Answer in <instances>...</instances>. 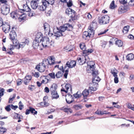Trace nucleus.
Segmentation results:
<instances>
[{
	"instance_id": "64",
	"label": "nucleus",
	"mask_w": 134,
	"mask_h": 134,
	"mask_svg": "<svg viewBox=\"0 0 134 134\" xmlns=\"http://www.w3.org/2000/svg\"><path fill=\"white\" fill-rule=\"evenodd\" d=\"M44 91L46 93H48L49 92V90L48 88L47 87H46L44 90Z\"/></svg>"
},
{
	"instance_id": "9",
	"label": "nucleus",
	"mask_w": 134,
	"mask_h": 134,
	"mask_svg": "<svg viewBox=\"0 0 134 134\" xmlns=\"http://www.w3.org/2000/svg\"><path fill=\"white\" fill-rule=\"evenodd\" d=\"M76 64V62L75 61L71 60L70 62H67L66 64V65L68 67V68H72L74 67Z\"/></svg>"
},
{
	"instance_id": "7",
	"label": "nucleus",
	"mask_w": 134,
	"mask_h": 134,
	"mask_svg": "<svg viewBox=\"0 0 134 134\" xmlns=\"http://www.w3.org/2000/svg\"><path fill=\"white\" fill-rule=\"evenodd\" d=\"M53 31L55 34L54 36L56 37L63 36L62 32L60 31L59 28L57 27H55V28H54L53 29Z\"/></svg>"
},
{
	"instance_id": "30",
	"label": "nucleus",
	"mask_w": 134,
	"mask_h": 134,
	"mask_svg": "<svg viewBox=\"0 0 134 134\" xmlns=\"http://www.w3.org/2000/svg\"><path fill=\"white\" fill-rule=\"evenodd\" d=\"M93 52V50L91 49H88L87 50H86L83 51V53L84 54V56H86L88 55L89 53H91Z\"/></svg>"
},
{
	"instance_id": "41",
	"label": "nucleus",
	"mask_w": 134,
	"mask_h": 134,
	"mask_svg": "<svg viewBox=\"0 0 134 134\" xmlns=\"http://www.w3.org/2000/svg\"><path fill=\"white\" fill-rule=\"evenodd\" d=\"M129 26H125L122 31L123 33L124 34L127 33L129 31Z\"/></svg>"
},
{
	"instance_id": "62",
	"label": "nucleus",
	"mask_w": 134,
	"mask_h": 134,
	"mask_svg": "<svg viewBox=\"0 0 134 134\" xmlns=\"http://www.w3.org/2000/svg\"><path fill=\"white\" fill-rule=\"evenodd\" d=\"M45 33L46 35H48L49 36H51L53 35V34L50 32V30L48 32H46Z\"/></svg>"
},
{
	"instance_id": "43",
	"label": "nucleus",
	"mask_w": 134,
	"mask_h": 134,
	"mask_svg": "<svg viewBox=\"0 0 134 134\" xmlns=\"http://www.w3.org/2000/svg\"><path fill=\"white\" fill-rule=\"evenodd\" d=\"M97 89V88L96 87H89L88 90L90 91V92L92 93L93 92V91H96Z\"/></svg>"
},
{
	"instance_id": "19",
	"label": "nucleus",
	"mask_w": 134,
	"mask_h": 134,
	"mask_svg": "<svg viewBox=\"0 0 134 134\" xmlns=\"http://www.w3.org/2000/svg\"><path fill=\"white\" fill-rule=\"evenodd\" d=\"M72 96L71 94H68L66 96V100L67 103L70 104L73 101L72 100Z\"/></svg>"
},
{
	"instance_id": "51",
	"label": "nucleus",
	"mask_w": 134,
	"mask_h": 134,
	"mask_svg": "<svg viewBox=\"0 0 134 134\" xmlns=\"http://www.w3.org/2000/svg\"><path fill=\"white\" fill-rule=\"evenodd\" d=\"M54 2V0H48V1H46V4L53 5Z\"/></svg>"
},
{
	"instance_id": "14",
	"label": "nucleus",
	"mask_w": 134,
	"mask_h": 134,
	"mask_svg": "<svg viewBox=\"0 0 134 134\" xmlns=\"http://www.w3.org/2000/svg\"><path fill=\"white\" fill-rule=\"evenodd\" d=\"M21 13L19 12H13L10 13V16L13 19H16L18 18L19 16L20 15V14Z\"/></svg>"
},
{
	"instance_id": "10",
	"label": "nucleus",
	"mask_w": 134,
	"mask_h": 134,
	"mask_svg": "<svg viewBox=\"0 0 134 134\" xmlns=\"http://www.w3.org/2000/svg\"><path fill=\"white\" fill-rule=\"evenodd\" d=\"M3 30L5 33L8 32L10 30V26L8 23H5L2 26Z\"/></svg>"
},
{
	"instance_id": "63",
	"label": "nucleus",
	"mask_w": 134,
	"mask_h": 134,
	"mask_svg": "<svg viewBox=\"0 0 134 134\" xmlns=\"http://www.w3.org/2000/svg\"><path fill=\"white\" fill-rule=\"evenodd\" d=\"M30 110V111L32 114H36L37 113V111H36L35 109H29Z\"/></svg>"
},
{
	"instance_id": "54",
	"label": "nucleus",
	"mask_w": 134,
	"mask_h": 134,
	"mask_svg": "<svg viewBox=\"0 0 134 134\" xmlns=\"http://www.w3.org/2000/svg\"><path fill=\"white\" fill-rule=\"evenodd\" d=\"M49 75L52 78L54 79L55 78V75L54 72H52L49 74Z\"/></svg>"
},
{
	"instance_id": "52",
	"label": "nucleus",
	"mask_w": 134,
	"mask_h": 134,
	"mask_svg": "<svg viewBox=\"0 0 134 134\" xmlns=\"http://www.w3.org/2000/svg\"><path fill=\"white\" fill-rule=\"evenodd\" d=\"M28 88L31 91H33L35 89V87L34 85H30L29 86Z\"/></svg>"
},
{
	"instance_id": "33",
	"label": "nucleus",
	"mask_w": 134,
	"mask_h": 134,
	"mask_svg": "<svg viewBox=\"0 0 134 134\" xmlns=\"http://www.w3.org/2000/svg\"><path fill=\"white\" fill-rule=\"evenodd\" d=\"M18 108V106L17 105L14 106L13 104L9 105L7 106L5 109H16Z\"/></svg>"
},
{
	"instance_id": "23",
	"label": "nucleus",
	"mask_w": 134,
	"mask_h": 134,
	"mask_svg": "<svg viewBox=\"0 0 134 134\" xmlns=\"http://www.w3.org/2000/svg\"><path fill=\"white\" fill-rule=\"evenodd\" d=\"M9 35L10 38L11 40L15 39V37L16 36L15 32L13 30L11 31Z\"/></svg>"
},
{
	"instance_id": "27",
	"label": "nucleus",
	"mask_w": 134,
	"mask_h": 134,
	"mask_svg": "<svg viewBox=\"0 0 134 134\" xmlns=\"http://www.w3.org/2000/svg\"><path fill=\"white\" fill-rule=\"evenodd\" d=\"M90 92V91H89V90L85 89L82 92V95H83L84 98H86Z\"/></svg>"
},
{
	"instance_id": "8",
	"label": "nucleus",
	"mask_w": 134,
	"mask_h": 134,
	"mask_svg": "<svg viewBox=\"0 0 134 134\" xmlns=\"http://www.w3.org/2000/svg\"><path fill=\"white\" fill-rule=\"evenodd\" d=\"M29 43V41L27 39H26L24 42H20V43H19L18 45H17V47L16 49H19L20 48H23L24 47L26 44L28 45Z\"/></svg>"
},
{
	"instance_id": "18",
	"label": "nucleus",
	"mask_w": 134,
	"mask_h": 134,
	"mask_svg": "<svg viewBox=\"0 0 134 134\" xmlns=\"http://www.w3.org/2000/svg\"><path fill=\"white\" fill-rule=\"evenodd\" d=\"M32 79L31 75H28L26 76L24 79V82L25 84L27 85L29 83Z\"/></svg>"
},
{
	"instance_id": "38",
	"label": "nucleus",
	"mask_w": 134,
	"mask_h": 134,
	"mask_svg": "<svg viewBox=\"0 0 134 134\" xmlns=\"http://www.w3.org/2000/svg\"><path fill=\"white\" fill-rule=\"evenodd\" d=\"M67 68V67L66 66H65L64 67V69L63 70V71H64V70L65 71V74L64 75V77L66 79L67 78L69 69V68L66 69Z\"/></svg>"
},
{
	"instance_id": "12",
	"label": "nucleus",
	"mask_w": 134,
	"mask_h": 134,
	"mask_svg": "<svg viewBox=\"0 0 134 134\" xmlns=\"http://www.w3.org/2000/svg\"><path fill=\"white\" fill-rule=\"evenodd\" d=\"M42 4L39 7L38 9L41 11H43L47 7L46 1L44 0L42 1Z\"/></svg>"
},
{
	"instance_id": "40",
	"label": "nucleus",
	"mask_w": 134,
	"mask_h": 134,
	"mask_svg": "<svg viewBox=\"0 0 134 134\" xmlns=\"http://www.w3.org/2000/svg\"><path fill=\"white\" fill-rule=\"evenodd\" d=\"M63 73L61 71H58L56 74L55 76L57 78L61 77L62 76Z\"/></svg>"
},
{
	"instance_id": "29",
	"label": "nucleus",
	"mask_w": 134,
	"mask_h": 134,
	"mask_svg": "<svg viewBox=\"0 0 134 134\" xmlns=\"http://www.w3.org/2000/svg\"><path fill=\"white\" fill-rule=\"evenodd\" d=\"M44 27L45 31V33L46 32H48L50 30V26L47 23H45L44 24Z\"/></svg>"
},
{
	"instance_id": "58",
	"label": "nucleus",
	"mask_w": 134,
	"mask_h": 134,
	"mask_svg": "<svg viewBox=\"0 0 134 134\" xmlns=\"http://www.w3.org/2000/svg\"><path fill=\"white\" fill-rule=\"evenodd\" d=\"M14 118L15 119H20V115L18 114L15 113L14 116Z\"/></svg>"
},
{
	"instance_id": "15",
	"label": "nucleus",
	"mask_w": 134,
	"mask_h": 134,
	"mask_svg": "<svg viewBox=\"0 0 134 134\" xmlns=\"http://www.w3.org/2000/svg\"><path fill=\"white\" fill-rule=\"evenodd\" d=\"M77 60H78V63L80 65H82L86 62V58L85 56L82 58H77Z\"/></svg>"
},
{
	"instance_id": "49",
	"label": "nucleus",
	"mask_w": 134,
	"mask_h": 134,
	"mask_svg": "<svg viewBox=\"0 0 134 134\" xmlns=\"http://www.w3.org/2000/svg\"><path fill=\"white\" fill-rule=\"evenodd\" d=\"M73 107L75 109H80L83 108V106L80 105H74Z\"/></svg>"
},
{
	"instance_id": "26",
	"label": "nucleus",
	"mask_w": 134,
	"mask_h": 134,
	"mask_svg": "<svg viewBox=\"0 0 134 134\" xmlns=\"http://www.w3.org/2000/svg\"><path fill=\"white\" fill-rule=\"evenodd\" d=\"M127 9L123 6L120 7L118 9V12L119 14H121L126 12Z\"/></svg>"
},
{
	"instance_id": "16",
	"label": "nucleus",
	"mask_w": 134,
	"mask_h": 134,
	"mask_svg": "<svg viewBox=\"0 0 134 134\" xmlns=\"http://www.w3.org/2000/svg\"><path fill=\"white\" fill-rule=\"evenodd\" d=\"M100 79L98 76H93L92 80L93 83L94 85H97L98 83L100 81Z\"/></svg>"
},
{
	"instance_id": "56",
	"label": "nucleus",
	"mask_w": 134,
	"mask_h": 134,
	"mask_svg": "<svg viewBox=\"0 0 134 134\" xmlns=\"http://www.w3.org/2000/svg\"><path fill=\"white\" fill-rule=\"evenodd\" d=\"M120 3L123 4H126L127 3V0H119Z\"/></svg>"
},
{
	"instance_id": "32",
	"label": "nucleus",
	"mask_w": 134,
	"mask_h": 134,
	"mask_svg": "<svg viewBox=\"0 0 134 134\" xmlns=\"http://www.w3.org/2000/svg\"><path fill=\"white\" fill-rule=\"evenodd\" d=\"M88 28L89 29L88 31L89 33H90V35H91L93 36L94 34V32L93 27L90 25L88 27Z\"/></svg>"
},
{
	"instance_id": "59",
	"label": "nucleus",
	"mask_w": 134,
	"mask_h": 134,
	"mask_svg": "<svg viewBox=\"0 0 134 134\" xmlns=\"http://www.w3.org/2000/svg\"><path fill=\"white\" fill-rule=\"evenodd\" d=\"M21 80L20 79H18L17 80L16 82L17 85H20L21 84Z\"/></svg>"
},
{
	"instance_id": "55",
	"label": "nucleus",
	"mask_w": 134,
	"mask_h": 134,
	"mask_svg": "<svg viewBox=\"0 0 134 134\" xmlns=\"http://www.w3.org/2000/svg\"><path fill=\"white\" fill-rule=\"evenodd\" d=\"M19 109H22L24 108V105L21 101H20L19 103Z\"/></svg>"
},
{
	"instance_id": "21",
	"label": "nucleus",
	"mask_w": 134,
	"mask_h": 134,
	"mask_svg": "<svg viewBox=\"0 0 134 134\" xmlns=\"http://www.w3.org/2000/svg\"><path fill=\"white\" fill-rule=\"evenodd\" d=\"M58 86L57 84L55 83L53 84L51 86L50 88V92H53L55 91H57L56 90L57 89Z\"/></svg>"
},
{
	"instance_id": "4",
	"label": "nucleus",
	"mask_w": 134,
	"mask_h": 134,
	"mask_svg": "<svg viewBox=\"0 0 134 134\" xmlns=\"http://www.w3.org/2000/svg\"><path fill=\"white\" fill-rule=\"evenodd\" d=\"M1 13L4 15H7L9 13L10 7L7 4H4L1 7Z\"/></svg>"
},
{
	"instance_id": "2",
	"label": "nucleus",
	"mask_w": 134,
	"mask_h": 134,
	"mask_svg": "<svg viewBox=\"0 0 134 134\" xmlns=\"http://www.w3.org/2000/svg\"><path fill=\"white\" fill-rule=\"evenodd\" d=\"M42 42L41 43L43 47H49L52 45V42L51 41L50 42L49 38L48 37H42V39L40 40V42Z\"/></svg>"
},
{
	"instance_id": "6",
	"label": "nucleus",
	"mask_w": 134,
	"mask_h": 134,
	"mask_svg": "<svg viewBox=\"0 0 134 134\" xmlns=\"http://www.w3.org/2000/svg\"><path fill=\"white\" fill-rule=\"evenodd\" d=\"M54 59L53 57H49L47 59H44L43 62L46 63V64L47 65H52L55 63Z\"/></svg>"
},
{
	"instance_id": "42",
	"label": "nucleus",
	"mask_w": 134,
	"mask_h": 134,
	"mask_svg": "<svg viewBox=\"0 0 134 134\" xmlns=\"http://www.w3.org/2000/svg\"><path fill=\"white\" fill-rule=\"evenodd\" d=\"M116 7V6L115 4L114 1H113L110 5V8L112 9H113Z\"/></svg>"
},
{
	"instance_id": "46",
	"label": "nucleus",
	"mask_w": 134,
	"mask_h": 134,
	"mask_svg": "<svg viewBox=\"0 0 134 134\" xmlns=\"http://www.w3.org/2000/svg\"><path fill=\"white\" fill-rule=\"evenodd\" d=\"M65 25L67 26V30L68 31H70L71 30L72 28V26L69 24H65Z\"/></svg>"
},
{
	"instance_id": "47",
	"label": "nucleus",
	"mask_w": 134,
	"mask_h": 134,
	"mask_svg": "<svg viewBox=\"0 0 134 134\" xmlns=\"http://www.w3.org/2000/svg\"><path fill=\"white\" fill-rule=\"evenodd\" d=\"M7 131V129L5 128L0 127V134H2L5 132Z\"/></svg>"
},
{
	"instance_id": "48",
	"label": "nucleus",
	"mask_w": 134,
	"mask_h": 134,
	"mask_svg": "<svg viewBox=\"0 0 134 134\" xmlns=\"http://www.w3.org/2000/svg\"><path fill=\"white\" fill-rule=\"evenodd\" d=\"M96 113L98 114V115H101L103 114H106L107 113L105 111L102 112V111L99 110H98L96 112Z\"/></svg>"
},
{
	"instance_id": "57",
	"label": "nucleus",
	"mask_w": 134,
	"mask_h": 134,
	"mask_svg": "<svg viewBox=\"0 0 134 134\" xmlns=\"http://www.w3.org/2000/svg\"><path fill=\"white\" fill-rule=\"evenodd\" d=\"M67 3V4L68 6L69 7H70L72 5V3L71 1V0H69V1L68 2H66Z\"/></svg>"
},
{
	"instance_id": "5",
	"label": "nucleus",
	"mask_w": 134,
	"mask_h": 134,
	"mask_svg": "<svg viewBox=\"0 0 134 134\" xmlns=\"http://www.w3.org/2000/svg\"><path fill=\"white\" fill-rule=\"evenodd\" d=\"M46 63L43 62V60L41 63H40L38 65L36 66V69L40 72H42L44 71L45 69L46 66Z\"/></svg>"
},
{
	"instance_id": "24",
	"label": "nucleus",
	"mask_w": 134,
	"mask_h": 134,
	"mask_svg": "<svg viewBox=\"0 0 134 134\" xmlns=\"http://www.w3.org/2000/svg\"><path fill=\"white\" fill-rule=\"evenodd\" d=\"M52 98L53 99H57L59 97L57 91H55L51 92Z\"/></svg>"
},
{
	"instance_id": "34",
	"label": "nucleus",
	"mask_w": 134,
	"mask_h": 134,
	"mask_svg": "<svg viewBox=\"0 0 134 134\" xmlns=\"http://www.w3.org/2000/svg\"><path fill=\"white\" fill-rule=\"evenodd\" d=\"M127 59L128 60H131L134 58V55L132 53L128 54L127 56Z\"/></svg>"
},
{
	"instance_id": "35",
	"label": "nucleus",
	"mask_w": 134,
	"mask_h": 134,
	"mask_svg": "<svg viewBox=\"0 0 134 134\" xmlns=\"http://www.w3.org/2000/svg\"><path fill=\"white\" fill-rule=\"evenodd\" d=\"M65 25V24L63 26H60V32H64L66 30H67V26Z\"/></svg>"
},
{
	"instance_id": "53",
	"label": "nucleus",
	"mask_w": 134,
	"mask_h": 134,
	"mask_svg": "<svg viewBox=\"0 0 134 134\" xmlns=\"http://www.w3.org/2000/svg\"><path fill=\"white\" fill-rule=\"evenodd\" d=\"M129 5L132 6L134 5V0H130L128 3Z\"/></svg>"
},
{
	"instance_id": "17",
	"label": "nucleus",
	"mask_w": 134,
	"mask_h": 134,
	"mask_svg": "<svg viewBox=\"0 0 134 134\" xmlns=\"http://www.w3.org/2000/svg\"><path fill=\"white\" fill-rule=\"evenodd\" d=\"M65 87L66 89V90H65L63 89H61V92L63 91L65 92L66 93H67L68 91V90L70 89V91H71L72 90V88L71 85L69 84H67L65 85Z\"/></svg>"
},
{
	"instance_id": "45",
	"label": "nucleus",
	"mask_w": 134,
	"mask_h": 134,
	"mask_svg": "<svg viewBox=\"0 0 134 134\" xmlns=\"http://www.w3.org/2000/svg\"><path fill=\"white\" fill-rule=\"evenodd\" d=\"M80 46L81 49L83 51L86 50V46L84 43H83L81 44H80Z\"/></svg>"
},
{
	"instance_id": "39",
	"label": "nucleus",
	"mask_w": 134,
	"mask_h": 134,
	"mask_svg": "<svg viewBox=\"0 0 134 134\" xmlns=\"http://www.w3.org/2000/svg\"><path fill=\"white\" fill-rule=\"evenodd\" d=\"M13 42V43L14 46V47H15L16 49L17 48V46H16L17 45L19 44V42L17 39L15 38L14 39L11 40Z\"/></svg>"
},
{
	"instance_id": "36",
	"label": "nucleus",
	"mask_w": 134,
	"mask_h": 134,
	"mask_svg": "<svg viewBox=\"0 0 134 134\" xmlns=\"http://www.w3.org/2000/svg\"><path fill=\"white\" fill-rule=\"evenodd\" d=\"M115 44L119 47H121L123 45L122 42L120 40H116L115 41Z\"/></svg>"
},
{
	"instance_id": "13",
	"label": "nucleus",
	"mask_w": 134,
	"mask_h": 134,
	"mask_svg": "<svg viewBox=\"0 0 134 134\" xmlns=\"http://www.w3.org/2000/svg\"><path fill=\"white\" fill-rule=\"evenodd\" d=\"M90 33L88 31H85L84 32L82 35L83 38L85 40L89 39L90 37H93L91 35H90Z\"/></svg>"
},
{
	"instance_id": "61",
	"label": "nucleus",
	"mask_w": 134,
	"mask_h": 134,
	"mask_svg": "<svg viewBox=\"0 0 134 134\" xmlns=\"http://www.w3.org/2000/svg\"><path fill=\"white\" fill-rule=\"evenodd\" d=\"M4 89L2 88L0 90V96L1 97L3 95V93L4 91Z\"/></svg>"
},
{
	"instance_id": "20",
	"label": "nucleus",
	"mask_w": 134,
	"mask_h": 134,
	"mask_svg": "<svg viewBox=\"0 0 134 134\" xmlns=\"http://www.w3.org/2000/svg\"><path fill=\"white\" fill-rule=\"evenodd\" d=\"M37 2L33 1H31V2L30 4L32 8L35 9L38 7V5Z\"/></svg>"
},
{
	"instance_id": "1",
	"label": "nucleus",
	"mask_w": 134,
	"mask_h": 134,
	"mask_svg": "<svg viewBox=\"0 0 134 134\" xmlns=\"http://www.w3.org/2000/svg\"><path fill=\"white\" fill-rule=\"evenodd\" d=\"M65 13L70 18L69 21L71 22L72 21H74L76 19L75 16L76 13L74 10L69 8L66 9Z\"/></svg>"
},
{
	"instance_id": "37",
	"label": "nucleus",
	"mask_w": 134,
	"mask_h": 134,
	"mask_svg": "<svg viewBox=\"0 0 134 134\" xmlns=\"http://www.w3.org/2000/svg\"><path fill=\"white\" fill-rule=\"evenodd\" d=\"M23 10L24 11L26 12H30L31 10L30 8L27 5H24L23 7Z\"/></svg>"
},
{
	"instance_id": "11",
	"label": "nucleus",
	"mask_w": 134,
	"mask_h": 134,
	"mask_svg": "<svg viewBox=\"0 0 134 134\" xmlns=\"http://www.w3.org/2000/svg\"><path fill=\"white\" fill-rule=\"evenodd\" d=\"M94 65L93 64L92 65H88V66H89L90 69L92 71V74L93 76H97V75L98 74V71H97L96 70V71L94 70Z\"/></svg>"
},
{
	"instance_id": "44",
	"label": "nucleus",
	"mask_w": 134,
	"mask_h": 134,
	"mask_svg": "<svg viewBox=\"0 0 134 134\" xmlns=\"http://www.w3.org/2000/svg\"><path fill=\"white\" fill-rule=\"evenodd\" d=\"M16 96V94H13V97L11 96L9 99V103H12V101L15 98Z\"/></svg>"
},
{
	"instance_id": "25",
	"label": "nucleus",
	"mask_w": 134,
	"mask_h": 134,
	"mask_svg": "<svg viewBox=\"0 0 134 134\" xmlns=\"http://www.w3.org/2000/svg\"><path fill=\"white\" fill-rule=\"evenodd\" d=\"M26 15L25 14L21 13L20 14L18 18L20 21H22L26 19Z\"/></svg>"
},
{
	"instance_id": "22",
	"label": "nucleus",
	"mask_w": 134,
	"mask_h": 134,
	"mask_svg": "<svg viewBox=\"0 0 134 134\" xmlns=\"http://www.w3.org/2000/svg\"><path fill=\"white\" fill-rule=\"evenodd\" d=\"M40 41L38 40H34L32 46L34 49L37 48L40 45V43L39 42Z\"/></svg>"
},
{
	"instance_id": "28",
	"label": "nucleus",
	"mask_w": 134,
	"mask_h": 134,
	"mask_svg": "<svg viewBox=\"0 0 134 134\" xmlns=\"http://www.w3.org/2000/svg\"><path fill=\"white\" fill-rule=\"evenodd\" d=\"M42 34L41 32H38L36 35L35 40H36L39 41H40V40L42 39L41 38H42Z\"/></svg>"
},
{
	"instance_id": "31",
	"label": "nucleus",
	"mask_w": 134,
	"mask_h": 134,
	"mask_svg": "<svg viewBox=\"0 0 134 134\" xmlns=\"http://www.w3.org/2000/svg\"><path fill=\"white\" fill-rule=\"evenodd\" d=\"M49 104L47 102L45 101L44 102H41V103L38 104L37 105V106H42L43 107H47L49 106Z\"/></svg>"
},
{
	"instance_id": "50",
	"label": "nucleus",
	"mask_w": 134,
	"mask_h": 134,
	"mask_svg": "<svg viewBox=\"0 0 134 134\" xmlns=\"http://www.w3.org/2000/svg\"><path fill=\"white\" fill-rule=\"evenodd\" d=\"M79 92L78 91L76 93L74 94V96L75 98H78L81 97V95Z\"/></svg>"
},
{
	"instance_id": "3",
	"label": "nucleus",
	"mask_w": 134,
	"mask_h": 134,
	"mask_svg": "<svg viewBox=\"0 0 134 134\" xmlns=\"http://www.w3.org/2000/svg\"><path fill=\"white\" fill-rule=\"evenodd\" d=\"M98 19L99 24H105L109 23L110 18L108 16L105 15L101 17H99Z\"/></svg>"
},
{
	"instance_id": "60",
	"label": "nucleus",
	"mask_w": 134,
	"mask_h": 134,
	"mask_svg": "<svg viewBox=\"0 0 134 134\" xmlns=\"http://www.w3.org/2000/svg\"><path fill=\"white\" fill-rule=\"evenodd\" d=\"M14 45L10 44L8 48L10 50H12L14 49Z\"/></svg>"
}]
</instances>
